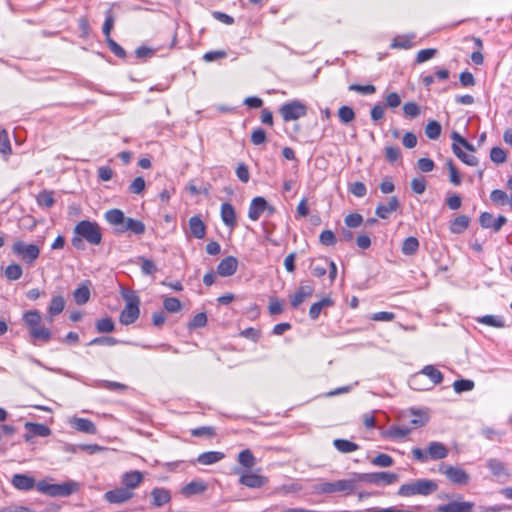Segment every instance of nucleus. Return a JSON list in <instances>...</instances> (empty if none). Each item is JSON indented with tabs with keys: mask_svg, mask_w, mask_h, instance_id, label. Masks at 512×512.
<instances>
[{
	"mask_svg": "<svg viewBox=\"0 0 512 512\" xmlns=\"http://www.w3.org/2000/svg\"><path fill=\"white\" fill-rule=\"evenodd\" d=\"M23 321L29 329L30 336L34 340L48 342L51 338L49 328L41 325L42 317L37 310H30L23 314Z\"/></svg>",
	"mask_w": 512,
	"mask_h": 512,
	"instance_id": "f257e3e1",
	"label": "nucleus"
},
{
	"mask_svg": "<svg viewBox=\"0 0 512 512\" xmlns=\"http://www.w3.org/2000/svg\"><path fill=\"white\" fill-rule=\"evenodd\" d=\"M79 490V483L73 480L61 484H50L46 481L37 483V491L51 497H67Z\"/></svg>",
	"mask_w": 512,
	"mask_h": 512,
	"instance_id": "f03ea898",
	"label": "nucleus"
},
{
	"mask_svg": "<svg viewBox=\"0 0 512 512\" xmlns=\"http://www.w3.org/2000/svg\"><path fill=\"white\" fill-rule=\"evenodd\" d=\"M437 488V483L433 480L418 479L402 484L398 490V495L402 497H411L415 495L427 496L435 492Z\"/></svg>",
	"mask_w": 512,
	"mask_h": 512,
	"instance_id": "7ed1b4c3",
	"label": "nucleus"
},
{
	"mask_svg": "<svg viewBox=\"0 0 512 512\" xmlns=\"http://www.w3.org/2000/svg\"><path fill=\"white\" fill-rule=\"evenodd\" d=\"M356 481L355 479H341L334 482H319L314 486V491L317 494L344 493L349 495L354 492Z\"/></svg>",
	"mask_w": 512,
	"mask_h": 512,
	"instance_id": "20e7f679",
	"label": "nucleus"
},
{
	"mask_svg": "<svg viewBox=\"0 0 512 512\" xmlns=\"http://www.w3.org/2000/svg\"><path fill=\"white\" fill-rule=\"evenodd\" d=\"M74 233L92 245H99L102 241L101 229L96 222L82 220L74 227Z\"/></svg>",
	"mask_w": 512,
	"mask_h": 512,
	"instance_id": "39448f33",
	"label": "nucleus"
},
{
	"mask_svg": "<svg viewBox=\"0 0 512 512\" xmlns=\"http://www.w3.org/2000/svg\"><path fill=\"white\" fill-rule=\"evenodd\" d=\"M12 252L24 263L32 265L40 255V248L36 244H26L23 241H16L12 245Z\"/></svg>",
	"mask_w": 512,
	"mask_h": 512,
	"instance_id": "423d86ee",
	"label": "nucleus"
},
{
	"mask_svg": "<svg viewBox=\"0 0 512 512\" xmlns=\"http://www.w3.org/2000/svg\"><path fill=\"white\" fill-rule=\"evenodd\" d=\"M279 113L285 122H289L304 117L307 114V107L302 102L294 100L283 104Z\"/></svg>",
	"mask_w": 512,
	"mask_h": 512,
	"instance_id": "0eeeda50",
	"label": "nucleus"
},
{
	"mask_svg": "<svg viewBox=\"0 0 512 512\" xmlns=\"http://www.w3.org/2000/svg\"><path fill=\"white\" fill-rule=\"evenodd\" d=\"M357 480L365 481L374 485H391L399 480V475L393 472H374L358 474Z\"/></svg>",
	"mask_w": 512,
	"mask_h": 512,
	"instance_id": "6e6552de",
	"label": "nucleus"
},
{
	"mask_svg": "<svg viewBox=\"0 0 512 512\" xmlns=\"http://www.w3.org/2000/svg\"><path fill=\"white\" fill-rule=\"evenodd\" d=\"M126 305L122 310L119 320L123 325L134 323L139 317V298L135 295L126 296Z\"/></svg>",
	"mask_w": 512,
	"mask_h": 512,
	"instance_id": "1a4fd4ad",
	"label": "nucleus"
},
{
	"mask_svg": "<svg viewBox=\"0 0 512 512\" xmlns=\"http://www.w3.org/2000/svg\"><path fill=\"white\" fill-rule=\"evenodd\" d=\"M440 472L456 485H466L470 480L469 474L464 469L457 466L442 464L440 466Z\"/></svg>",
	"mask_w": 512,
	"mask_h": 512,
	"instance_id": "9d476101",
	"label": "nucleus"
},
{
	"mask_svg": "<svg viewBox=\"0 0 512 512\" xmlns=\"http://www.w3.org/2000/svg\"><path fill=\"white\" fill-rule=\"evenodd\" d=\"M235 473L240 474L239 483L248 488H261L265 486L269 481L266 476L255 474L250 471L240 473V471L236 469Z\"/></svg>",
	"mask_w": 512,
	"mask_h": 512,
	"instance_id": "9b49d317",
	"label": "nucleus"
},
{
	"mask_svg": "<svg viewBox=\"0 0 512 512\" xmlns=\"http://www.w3.org/2000/svg\"><path fill=\"white\" fill-rule=\"evenodd\" d=\"M133 497L134 492H130L123 486L109 490L104 494L105 501L110 504H123L130 501Z\"/></svg>",
	"mask_w": 512,
	"mask_h": 512,
	"instance_id": "f8f14e48",
	"label": "nucleus"
},
{
	"mask_svg": "<svg viewBox=\"0 0 512 512\" xmlns=\"http://www.w3.org/2000/svg\"><path fill=\"white\" fill-rule=\"evenodd\" d=\"M475 504L470 501L453 500L447 504L438 505L435 512H473Z\"/></svg>",
	"mask_w": 512,
	"mask_h": 512,
	"instance_id": "ddd939ff",
	"label": "nucleus"
},
{
	"mask_svg": "<svg viewBox=\"0 0 512 512\" xmlns=\"http://www.w3.org/2000/svg\"><path fill=\"white\" fill-rule=\"evenodd\" d=\"M143 480L144 474L138 470L127 471L120 477L122 486L127 488L130 492H134V490L140 486Z\"/></svg>",
	"mask_w": 512,
	"mask_h": 512,
	"instance_id": "4468645a",
	"label": "nucleus"
},
{
	"mask_svg": "<svg viewBox=\"0 0 512 512\" xmlns=\"http://www.w3.org/2000/svg\"><path fill=\"white\" fill-rule=\"evenodd\" d=\"M480 225L486 229H492L494 232L500 231V229L507 223V218L500 215L497 218L489 212L481 213L479 217Z\"/></svg>",
	"mask_w": 512,
	"mask_h": 512,
	"instance_id": "2eb2a0df",
	"label": "nucleus"
},
{
	"mask_svg": "<svg viewBox=\"0 0 512 512\" xmlns=\"http://www.w3.org/2000/svg\"><path fill=\"white\" fill-rule=\"evenodd\" d=\"M266 209H269L270 212L274 211L273 208L268 207L267 201L263 197H255L250 203L248 217L252 221H257Z\"/></svg>",
	"mask_w": 512,
	"mask_h": 512,
	"instance_id": "dca6fc26",
	"label": "nucleus"
},
{
	"mask_svg": "<svg viewBox=\"0 0 512 512\" xmlns=\"http://www.w3.org/2000/svg\"><path fill=\"white\" fill-rule=\"evenodd\" d=\"M13 487L20 491H30L34 487L37 488L35 479L26 474H14L11 479Z\"/></svg>",
	"mask_w": 512,
	"mask_h": 512,
	"instance_id": "f3484780",
	"label": "nucleus"
},
{
	"mask_svg": "<svg viewBox=\"0 0 512 512\" xmlns=\"http://www.w3.org/2000/svg\"><path fill=\"white\" fill-rule=\"evenodd\" d=\"M238 267V260L233 256H228L221 260L217 266V273L222 277L232 276Z\"/></svg>",
	"mask_w": 512,
	"mask_h": 512,
	"instance_id": "a211bd4d",
	"label": "nucleus"
},
{
	"mask_svg": "<svg viewBox=\"0 0 512 512\" xmlns=\"http://www.w3.org/2000/svg\"><path fill=\"white\" fill-rule=\"evenodd\" d=\"M25 428L30 432L24 436L25 441L29 442L33 436L47 437L51 434V429L40 423H25Z\"/></svg>",
	"mask_w": 512,
	"mask_h": 512,
	"instance_id": "6ab92c4d",
	"label": "nucleus"
},
{
	"mask_svg": "<svg viewBox=\"0 0 512 512\" xmlns=\"http://www.w3.org/2000/svg\"><path fill=\"white\" fill-rule=\"evenodd\" d=\"M448 448L441 442H430L427 449L428 459L441 460L448 456Z\"/></svg>",
	"mask_w": 512,
	"mask_h": 512,
	"instance_id": "aec40b11",
	"label": "nucleus"
},
{
	"mask_svg": "<svg viewBox=\"0 0 512 512\" xmlns=\"http://www.w3.org/2000/svg\"><path fill=\"white\" fill-rule=\"evenodd\" d=\"M314 287L312 285H301L291 296V306L297 308L305 299L312 296Z\"/></svg>",
	"mask_w": 512,
	"mask_h": 512,
	"instance_id": "412c9836",
	"label": "nucleus"
},
{
	"mask_svg": "<svg viewBox=\"0 0 512 512\" xmlns=\"http://www.w3.org/2000/svg\"><path fill=\"white\" fill-rule=\"evenodd\" d=\"M399 201L397 197L393 196L389 198L387 204H380L376 208V215L381 219H387L392 212H395L399 208Z\"/></svg>",
	"mask_w": 512,
	"mask_h": 512,
	"instance_id": "4be33fe9",
	"label": "nucleus"
},
{
	"mask_svg": "<svg viewBox=\"0 0 512 512\" xmlns=\"http://www.w3.org/2000/svg\"><path fill=\"white\" fill-rule=\"evenodd\" d=\"M70 424L72 425L73 428L80 432L92 435L96 434L97 432L95 424L91 420L86 418L74 417L70 420Z\"/></svg>",
	"mask_w": 512,
	"mask_h": 512,
	"instance_id": "5701e85b",
	"label": "nucleus"
},
{
	"mask_svg": "<svg viewBox=\"0 0 512 512\" xmlns=\"http://www.w3.org/2000/svg\"><path fill=\"white\" fill-rule=\"evenodd\" d=\"M412 428L408 426H391L387 430L382 432V436L384 438H389L393 440L403 439L408 436L411 432Z\"/></svg>",
	"mask_w": 512,
	"mask_h": 512,
	"instance_id": "b1692460",
	"label": "nucleus"
},
{
	"mask_svg": "<svg viewBox=\"0 0 512 512\" xmlns=\"http://www.w3.org/2000/svg\"><path fill=\"white\" fill-rule=\"evenodd\" d=\"M190 233L194 238L202 239L206 234V226L199 216H192L189 221Z\"/></svg>",
	"mask_w": 512,
	"mask_h": 512,
	"instance_id": "393cba45",
	"label": "nucleus"
},
{
	"mask_svg": "<svg viewBox=\"0 0 512 512\" xmlns=\"http://www.w3.org/2000/svg\"><path fill=\"white\" fill-rule=\"evenodd\" d=\"M220 212H221V218H222L223 223L230 228L235 227L236 214H235V209L233 208V206L230 203L225 202L221 205Z\"/></svg>",
	"mask_w": 512,
	"mask_h": 512,
	"instance_id": "a878e982",
	"label": "nucleus"
},
{
	"mask_svg": "<svg viewBox=\"0 0 512 512\" xmlns=\"http://www.w3.org/2000/svg\"><path fill=\"white\" fill-rule=\"evenodd\" d=\"M151 496L153 499L152 504L155 507H161L167 504L171 499L170 492L165 488H154L151 491Z\"/></svg>",
	"mask_w": 512,
	"mask_h": 512,
	"instance_id": "bb28decb",
	"label": "nucleus"
},
{
	"mask_svg": "<svg viewBox=\"0 0 512 512\" xmlns=\"http://www.w3.org/2000/svg\"><path fill=\"white\" fill-rule=\"evenodd\" d=\"M105 219L109 224L117 227L118 229L124 226L127 218L121 210L111 209L105 213Z\"/></svg>",
	"mask_w": 512,
	"mask_h": 512,
	"instance_id": "cd10ccee",
	"label": "nucleus"
},
{
	"mask_svg": "<svg viewBox=\"0 0 512 512\" xmlns=\"http://www.w3.org/2000/svg\"><path fill=\"white\" fill-rule=\"evenodd\" d=\"M487 467L490 469L492 474L497 478H507L509 476L505 464L498 459H489L487 461Z\"/></svg>",
	"mask_w": 512,
	"mask_h": 512,
	"instance_id": "c85d7f7f",
	"label": "nucleus"
},
{
	"mask_svg": "<svg viewBox=\"0 0 512 512\" xmlns=\"http://www.w3.org/2000/svg\"><path fill=\"white\" fill-rule=\"evenodd\" d=\"M224 457L225 454L223 452L208 451L201 453L197 458V462L202 465H212L214 463L221 461Z\"/></svg>",
	"mask_w": 512,
	"mask_h": 512,
	"instance_id": "c756f323",
	"label": "nucleus"
},
{
	"mask_svg": "<svg viewBox=\"0 0 512 512\" xmlns=\"http://www.w3.org/2000/svg\"><path fill=\"white\" fill-rule=\"evenodd\" d=\"M130 230L136 235H142L145 232V225L139 220L127 218L123 227L118 228V232H125Z\"/></svg>",
	"mask_w": 512,
	"mask_h": 512,
	"instance_id": "7c9ffc66",
	"label": "nucleus"
},
{
	"mask_svg": "<svg viewBox=\"0 0 512 512\" xmlns=\"http://www.w3.org/2000/svg\"><path fill=\"white\" fill-rule=\"evenodd\" d=\"M206 489H207V486L204 482L192 481L182 488L181 493L184 496L189 497L192 495L202 494L204 491H206Z\"/></svg>",
	"mask_w": 512,
	"mask_h": 512,
	"instance_id": "2f4dec72",
	"label": "nucleus"
},
{
	"mask_svg": "<svg viewBox=\"0 0 512 512\" xmlns=\"http://www.w3.org/2000/svg\"><path fill=\"white\" fill-rule=\"evenodd\" d=\"M334 304L333 300L330 297H325L322 300L314 303L309 310V316L311 319L316 320L322 309L325 307H330Z\"/></svg>",
	"mask_w": 512,
	"mask_h": 512,
	"instance_id": "473e14b6",
	"label": "nucleus"
},
{
	"mask_svg": "<svg viewBox=\"0 0 512 512\" xmlns=\"http://www.w3.org/2000/svg\"><path fill=\"white\" fill-rule=\"evenodd\" d=\"M469 222L470 219L468 216H457L450 225V231L453 234H461L468 228Z\"/></svg>",
	"mask_w": 512,
	"mask_h": 512,
	"instance_id": "72a5a7b5",
	"label": "nucleus"
},
{
	"mask_svg": "<svg viewBox=\"0 0 512 512\" xmlns=\"http://www.w3.org/2000/svg\"><path fill=\"white\" fill-rule=\"evenodd\" d=\"M333 445L340 453L343 454L352 453L359 449L358 444L346 439H335L333 441Z\"/></svg>",
	"mask_w": 512,
	"mask_h": 512,
	"instance_id": "f704fd0d",
	"label": "nucleus"
},
{
	"mask_svg": "<svg viewBox=\"0 0 512 512\" xmlns=\"http://www.w3.org/2000/svg\"><path fill=\"white\" fill-rule=\"evenodd\" d=\"M65 307V300L62 296H54L50 302L48 312H49V321L52 322V318L58 314H60Z\"/></svg>",
	"mask_w": 512,
	"mask_h": 512,
	"instance_id": "c9c22d12",
	"label": "nucleus"
},
{
	"mask_svg": "<svg viewBox=\"0 0 512 512\" xmlns=\"http://www.w3.org/2000/svg\"><path fill=\"white\" fill-rule=\"evenodd\" d=\"M421 376H427L430 378L432 383L434 385L439 384L443 380L442 373L436 369L433 365H426L424 368L419 372Z\"/></svg>",
	"mask_w": 512,
	"mask_h": 512,
	"instance_id": "e433bc0d",
	"label": "nucleus"
},
{
	"mask_svg": "<svg viewBox=\"0 0 512 512\" xmlns=\"http://www.w3.org/2000/svg\"><path fill=\"white\" fill-rule=\"evenodd\" d=\"M476 321L478 323L495 327V328H502L505 326L504 319L501 316H495V315H484L481 317H477Z\"/></svg>",
	"mask_w": 512,
	"mask_h": 512,
	"instance_id": "4c0bfd02",
	"label": "nucleus"
},
{
	"mask_svg": "<svg viewBox=\"0 0 512 512\" xmlns=\"http://www.w3.org/2000/svg\"><path fill=\"white\" fill-rule=\"evenodd\" d=\"M453 153L465 164L469 166H476L478 164V159L472 154H466L462 149L456 145L452 144Z\"/></svg>",
	"mask_w": 512,
	"mask_h": 512,
	"instance_id": "58836bf2",
	"label": "nucleus"
},
{
	"mask_svg": "<svg viewBox=\"0 0 512 512\" xmlns=\"http://www.w3.org/2000/svg\"><path fill=\"white\" fill-rule=\"evenodd\" d=\"M4 275L9 281H16L23 275L22 267L17 263L10 264L5 268Z\"/></svg>",
	"mask_w": 512,
	"mask_h": 512,
	"instance_id": "ea45409f",
	"label": "nucleus"
},
{
	"mask_svg": "<svg viewBox=\"0 0 512 512\" xmlns=\"http://www.w3.org/2000/svg\"><path fill=\"white\" fill-rule=\"evenodd\" d=\"M419 249V241L415 237H408L402 244V253L410 256L414 255Z\"/></svg>",
	"mask_w": 512,
	"mask_h": 512,
	"instance_id": "a19ab883",
	"label": "nucleus"
},
{
	"mask_svg": "<svg viewBox=\"0 0 512 512\" xmlns=\"http://www.w3.org/2000/svg\"><path fill=\"white\" fill-rule=\"evenodd\" d=\"M238 462L243 467L250 469L256 464V458L249 449H245L239 453Z\"/></svg>",
	"mask_w": 512,
	"mask_h": 512,
	"instance_id": "79ce46f5",
	"label": "nucleus"
},
{
	"mask_svg": "<svg viewBox=\"0 0 512 512\" xmlns=\"http://www.w3.org/2000/svg\"><path fill=\"white\" fill-rule=\"evenodd\" d=\"M73 296H74V300L77 304H79V305L85 304L86 302L89 301V298H90L89 287L87 285H81L74 291Z\"/></svg>",
	"mask_w": 512,
	"mask_h": 512,
	"instance_id": "37998d69",
	"label": "nucleus"
},
{
	"mask_svg": "<svg viewBox=\"0 0 512 512\" xmlns=\"http://www.w3.org/2000/svg\"><path fill=\"white\" fill-rule=\"evenodd\" d=\"M441 125L439 122L432 120L429 121L425 127V134L431 140H436L441 134Z\"/></svg>",
	"mask_w": 512,
	"mask_h": 512,
	"instance_id": "c03bdc74",
	"label": "nucleus"
},
{
	"mask_svg": "<svg viewBox=\"0 0 512 512\" xmlns=\"http://www.w3.org/2000/svg\"><path fill=\"white\" fill-rule=\"evenodd\" d=\"M412 419L409 421V423L412 425V427H422L424 426L428 420L429 416L426 412L423 411H412Z\"/></svg>",
	"mask_w": 512,
	"mask_h": 512,
	"instance_id": "a18cd8bd",
	"label": "nucleus"
},
{
	"mask_svg": "<svg viewBox=\"0 0 512 512\" xmlns=\"http://www.w3.org/2000/svg\"><path fill=\"white\" fill-rule=\"evenodd\" d=\"M11 153V145L8 133L5 129H0V154L7 157Z\"/></svg>",
	"mask_w": 512,
	"mask_h": 512,
	"instance_id": "49530a36",
	"label": "nucleus"
},
{
	"mask_svg": "<svg viewBox=\"0 0 512 512\" xmlns=\"http://www.w3.org/2000/svg\"><path fill=\"white\" fill-rule=\"evenodd\" d=\"M338 117L344 124H348L355 119V112L349 106H341L338 110Z\"/></svg>",
	"mask_w": 512,
	"mask_h": 512,
	"instance_id": "de8ad7c7",
	"label": "nucleus"
},
{
	"mask_svg": "<svg viewBox=\"0 0 512 512\" xmlns=\"http://www.w3.org/2000/svg\"><path fill=\"white\" fill-rule=\"evenodd\" d=\"M96 329L99 333H110L115 329V324L111 318H102L96 322Z\"/></svg>",
	"mask_w": 512,
	"mask_h": 512,
	"instance_id": "09e8293b",
	"label": "nucleus"
},
{
	"mask_svg": "<svg viewBox=\"0 0 512 512\" xmlns=\"http://www.w3.org/2000/svg\"><path fill=\"white\" fill-rule=\"evenodd\" d=\"M163 307L169 313H176L181 310L182 304L175 297H167L163 301Z\"/></svg>",
	"mask_w": 512,
	"mask_h": 512,
	"instance_id": "8fccbe9b",
	"label": "nucleus"
},
{
	"mask_svg": "<svg viewBox=\"0 0 512 512\" xmlns=\"http://www.w3.org/2000/svg\"><path fill=\"white\" fill-rule=\"evenodd\" d=\"M54 202L53 192L51 191H42L37 196V203L40 206L50 208L54 205Z\"/></svg>",
	"mask_w": 512,
	"mask_h": 512,
	"instance_id": "3c124183",
	"label": "nucleus"
},
{
	"mask_svg": "<svg viewBox=\"0 0 512 512\" xmlns=\"http://www.w3.org/2000/svg\"><path fill=\"white\" fill-rule=\"evenodd\" d=\"M371 463L374 466H378V467H391L394 463V460L390 455L381 453V454H378L377 456H375L371 460Z\"/></svg>",
	"mask_w": 512,
	"mask_h": 512,
	"instance_id": "603ef678",
	"label": "nucleus"
},
{
	"mask_svg": "<svg viewBox=\"0 0 512 512\" xmlns=\"http://www.w3.org/2000/svg\"><path fill=\"white\" fill-rule=\"evenodd\" d=\"M453 388L457 393L471 391L474 388V382L468 379L456 380L453 383Z\"/></svg>",
	"mask_w": 512,
	"mask_h": 512,
	"instance_id": "864d4df0",
	"label": "nucleus"
},
{
	"mask_svg": "<svg viewBox=\"0 0 512 512\" xmlns=\"http://www.w3.org/2000/svg\"><path fill=\"white\" fill-rule=\"evenodd\" d=\"M118 343H119V340H117L114 337L101 336V337H97V338L92 339L88 343V345H90V346H94V345L114 346V345H117Z\"/></svg>",
	"mask_w": 512,
	"mask_h": 512,
	"instance_id": "5fc2aeb1",
	"label": "nucleus"
},
{
	"mask_svg": "<svg viewBox=\"0 0 512 512\" xmlns=\"http://www.w3.org/2000/svg\"><path fill=\"white\" fill-rule=\"evenodd\" d=\"M426 180L423 176L413 178L411 181V189L416 194H423L426 190Z\"/></svg>",
	"mask_w": 512,
	"mask_h": 512,
	"instance_id": "6e6d98bb",
	"label": "nucleus"
},
{
	"mask_svg": "<svg viewBox=\"0 0 512 512\" xmlns=\"http://www.w3.org/2000/svg\"><path fill=\"white\" fill-rule=\"evenodd\" d=\"M436 54L437 50L434 48L423 49L417 53L415 61L420 64L432 59Z\"/></svg>",
	"mask_w": 512,
	"mask_h": 512,
	"instance_id": "4d7b16f0",
	"label": "nucleus"
},
{
	"mask_svg": "<svg viewBox=\"0 0 512 512\" xmlns=\"http://www.w3.org/2000/svg\"><path fill=\"white\" fill-rule=\"evenodd\" d=\"M141 271L144 275H153L157 271V267L152 260L140 257Z\"/></svg>",
	"mask_w": 512,
	"mask_h": 512,
	"instance_id": "13d9d810",
	"label": "nucleus"
},
{
	"mask_svg": "<svg viewBox=\"0 0 512 512\" xmlns=\"http://www.w3.org/2000/svg\"><path fill=\"white\" fill-rule=\"evenodd\" d=\"M490 158L494 163L500 164L506 161V152L500 147H493L490 151Z\"/></svg>",
	"mask_w": 512,
	"mask_h": 512,
	"instance_id": "bf43d9fd",
	"label": "nucleus"
},
{
	"mask_svg": "<svg viewBox=\"0 0 512 512\" xmlns=\"http://www.w3.org/2000/svg\"><path fill=\"white\" fill-rule=\"evenodd\" d=\"M344 222L349 228H357L363 223V217L358 213H352L345 217Z\"/></svg>",
	"mask_w": 512,
	"mask_h": 512,
	"instance_id": "052dcab7",
	"label": "nucleus"
},
{
	"mask_svg": "<svg viewBox=\"0 0 512 512\" xmlns=\"http://www.w3.org/2000/svg\"><path fill=\"white\" fill-rule=\"evenodd\" d=\"M348 89L350 91L359 92L361 94L370 95L375 93L376 88L374 85L368 84V85H360V84H351L349 85Z\"/></svg>",
	"mask_w": 512,
	"mask_h": 512,
	"instance_id": "680f3d73",
	"label": "nucleus"
},
{
	"mask_svg": "<svg viewBox=\"0 0 512 512\" xmlns=\"http://www.w3.org/2000/svg\"><path fill=\"white\" fill-rule=\"evenodd\" d=\"M403 112L406 116L415 118L420 115V107L415 102H407L403 106Z\"/></svg>",
	"mask_w": 512,
	"mask_h": 512,
	"instance_id": "e2e57ef3",
	"label": "nucleus"
},
{
	"mask_svg": "<svg viewBox=\"0 0 512 512\" xmlns=\"http://www.w3.org/2000/svg\"><path fill=\"white\" fill-rule=\"evenodd\" d=\"M490 198H491L492 202L499 204V205H504L508 201L507 193L500 189L493 190L490 194Z\"/></svg>",
	"mask_w": 512,
	"mask_h": 512,
	"instance_id": "0e129e2a",
	"label": "nucleus"
},
{
	"mask_svg": "<svg viewBox=\"0 0 512 512\" xmlns=\"http://www.w3.org/2000/svg\"><path fill=\"white\" fill-rule=\"evenodd\" d=\"M145 189V180L143 177H136L129 186V191L133 194H141Z\"/></svg>",
	"mask_w": 512,
	"mask_h": 512,
	"instance_id": "69168bd1",
	"label": "nucleus"
},
{
	"mask_svg": "<svg viewBox=\"0 0 512 512\" xmlns=\"http://www.w3.org/2000/svg\"><path fill=\"white\" fill-rule=\"evenodd\" d=\"M266 132L262 128H257L252 131L251 142L254 145H261L266 142Z\"/></svg>",
	"mask_w": 512,
	"mask_h": 512,
	"instance_id": "338daca9",
	"label": "nucleus"
},
{
	"mask_svg": "<svg viewBox=\"0 0 512 512\" xmlns=\"http://www.w3.org/2000/svg\"><path fill=\"white\" fill-rule=\"evenodd\" d=\"M319 241L325 246H332L336 243V237L331 230H324L320 234Z\"/></svg>",
	"mask_w": 512,
	"mask_h": 512,
	"instance_id": "774afa93",
	"label": "nucleus"
}]
</instances>
